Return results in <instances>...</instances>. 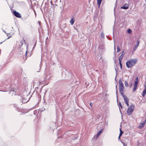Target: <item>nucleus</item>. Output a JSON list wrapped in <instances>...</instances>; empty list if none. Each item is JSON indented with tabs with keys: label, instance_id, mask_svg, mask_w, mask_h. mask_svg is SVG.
Wrapping results in <instances>:
<instances>
[{
	"label": "nucleus",
	"instance_id": "1",
	"mask_svg": "<svg viewBox=\"0 0 146 146\" xmlns=\"http://www.w3.org/2000/svg\"><path fill=\"white\" fill-rule=\"evenodd\" d=\"M137 61L136 59H131L127 60L126 62V65L128 68H131L136 64Z\"/></svg>",
	"mask_w": 146,
	"mask_h": 146
},
{
	"label": "nucleus",
	"instance_id": "2",
	"mask_svg": "<svg viewBox=\"0 0 146 146\" xmlns=\"http://www.w3.org/2000/svg\"><path fill=\"white\" fill-rule=\"evenodd\" d=\"M135 108V105L133 104H131L128 108L127 110V113L128 115H130L133 112Z\"/></svg>",
	"mask_w": 146,
	"mask_h": 146
},
{
	"label": "nucleus",
	"instance_id": "3",
	"mask_svg": "<svg viewBox=\"0 0 146 146\" xmlns=\"http://www.w3.org/2000/svg\"><path fill=\"white\" fill-rule=\"evenodd\" d=\"M119 89L120 92L121 94L123 93L124 88L123 84L121 79L119 80Z\"/></svg>",
	"mask_w": 146,
	"mask_h": 146
},
{
	"label": "nucleus",
	"instance_id": "4",
	"mask_svg": "<svg viewBox=\"0 0 146 146\" xmlns=\"http://www.w3.org/2000/svg\"><path fill=\"white\" fill-rule=\"evenodd\" d=\"M121 94L124 100V101L125 102L127 106H129V101L128 98L123 93H121Z\"/></svg>",
	"mask_w": 146,
	"mask_h": 146
},
{
	"label": "nucleus",
	"instance_id": "5",
	"mask_svg": "<svg viewBox=\"0 0 146 146\" xmlns=\"http://www.w3.org/2000/svg\"><path fill=\"white\" fill-rule=\"evenodd\" d=\"M138 81H139L138 78V77H137L136 78L135 80V83L134 84V87H133V92H135L137 88Z\"/></svg>",
	"mask_w": 146,
	"mask_h": 146
},
{
	"label": "nucleus",
	"instance_id": "6",
	"mask_svg": "<svg viewBox=\"0 0 146 146\" xmlns=\"http://www.w3.org/2000/svg\"><path fill=\"white\" fill-rule=\"evenodd\" d=\"M14 15L16 17L18 18H21V15L18 12H17L16 11H14L13 13Z\"/></svg>",
	"mask_w": 146,
	"mask_h": 146
},
{
	"label": "nucleus",
	"instance_id": "7",
	"mask_svg": "<svg viewBox=\"0 0 146 146\" xmlns=\"http://www.w3.org/2000/svg\"><path fill=\"white\" fill-rule=\"evenodd\" d=\"M144 86L145 87V89L143 91L142 94V96L143 97H144L146 94V84H145Z\"/></svg>",
	"mask_w": 146,
	"mask_h": 146
},
{
	"label": "nucleus",
	"instance_id": "8",
	"mask_svg": "<svg viewBox=\"0 0 146 146\" xmlns=\"http://www.w3.org/2000/svg\"><path fill=\"white\" fill-rule=\"evenodd\" d=\"M129 6L128 5L125 4V5H123V6L121 7V8L124 9H126L128 8Z\"/></svg>",
	"mask_w": 146,
	"mask_h": 146
},
{
	"label": "nucleus",
	"instance_id": "9",
	"mask_svg": "<svg viewBox=\"0 0 146 146\" xmlns=\"http://www.w3.org/2000/svg\"><path fill=\"white\" fill-rule=\"evenodd\" d=\"M124 51H123L121 54V56H120L119 58V60L121 61L122 58H123L124 55Z\"/></svg>",
	"mask_w": 146,
	"mask_h": 146
},
{
	"label": "nucleus",
	"instance_id": "10",
	"mask_svg": "<svg viewBox=\"0 0 146 146\" xmlns=\"http://www.w3.org/2000/svg\"><path fill=\"white\" fill-rule=\"evenodd\" d=\"M102 1V0H97V5L99 7H100V6L101 4Z\"/></svg>",
	"mask_w": 146,
	"mask_h": 146
},
{
	"label": "nucleus",
	"instance_id": "11",
	"mask_svg": "<svg viewBox=\"0 0 146 146\" xmlns=\"http://www.w3.org/2000/svg\"><path fill=\"white\" fill-rule=\"evenodd\" d=\"M75 21L74 18H73L71 19V20L70 21V23L72 25Z\"/></svg>",
	"mask_w": 146,
	"mask_h": 146
},
{
	"label": "nucleus",
	"instance_id": "12",
	"mask_svg": "<svg viewBox=\"0 0 146 146\" xmlns=\"http://www.w3.org/2000/svg\"><path fill=\"white\" fill-rule=\"evenodd\" d=\"M120 133L119 136V138H118L119 139L120 138V137L121 136V135H122V134L123 133V132L121 130V129H120Z\"/></svg>",
	"mask_w": 146,
	"mask_h": 146
},
{
	"label": "nucleus",
	"instance_id": "13",
	"mask_svg": "<svg viewBox=\"0 0 146 146\" xmlns=\"http://www.w3.org/2000/svg\"><path fill=\"white\" fill-rule=\"evenodd\" d=\"M127 32L129 33H131V30L130 29H128L127 30Z\"/></svg>",
	"mask_w": 146,
	"mask_h": 146
},
{
	"label": "nucleus",
	"instance_id": "14",
	"mask_svg": "<svg viewBox=\"0 0 146 146\" xmlns=\"http://www.w3.org/2000/svg\"><path fill=\"white\" fill-rule=\"evenodd\" d=\"M125 86L126 87H127L128 86V83L126 81H125Z\"/></svg>",
	"mask_w": 146,
	"mask_h": 146
},
{
	"label": "nucleus",
	"instance_id": "15",
	"mask_svg": "<svg viewBox=\"0 0 146 146\" xmlns=\"http://www.w3.org/2000/svg\"><path fill=\"white\" fill-rule=\"evenodd\" d=\"M119 64L120 66V67L121 69L122 68V65L121 63V61L119 60Z\"/></svg>",
	"mask_w": 146,
	"mask_h": 146
},
{
	"label": "nucleus",
	"instance_id": "16",
	"mask_svg": "<svg viewBox=\"0 0 146 146\" xmlns=\"http://www.w3.org/2000/svg\"><path fill=\"white\" fill-rule=\"evenodd\" d=\"M137 47H138L135 46L133 50V52L135 51L137 49Z\"/></svg>",
	"mask_w": 146,
	"mask_h": 146
},
{
	"label": "nucleus",
	"instance_id": "17",
	"mask_svg": "<svg viewBox=\"0 0 146 146\" xmlns=\"http://www.w3.org/2000/svg\"><path fill=\"white\" fill-rule=\"evenodd\" d=\"M102 130H103V129H102L98 133V135H100L102 133Z\"/></svg>",
	"mask_w": 146,
	"mask_h": 146
},
{
	"label": "nucleus",
	"instance_id": "18",
	"mask_svg": "<svg viewBox=\"0 0 146 146\" xmlns=\"http://www.w3.org/2000/svg\"><path fill=\"white\" fill-rule=\"evenodd\" d=\"M120 49L119 48V46H117V52H119L120 51Z\"/></svg>",
	"mask_w": 146,
	"mask_h": 146
},
{
	"label": "nucleus",
	"instance_id": "19",
	"mask_svg": "<svg viewBox=\"0 0 146 146\" xmlns=\"http://www.w3.org/2000/svg\"><path fill=\"white\" fill-rule=\"evenodd\" d=\"M139 41H137V43L136 46H137V47H138L139 45Z\"/></svg>",
	"mask_w": 146,
	"mask_h": 146
},
{
	"label": "nucleus",
	"instance_id": "20",
	"mask_svg": "<svg viewBox=\"0 0 146 146\" xmlns=\"http://www.w3.org/2000/svg\"><path fill=\"white\" fill-rule=\"evenodd\" d=\"M99 135H98V134L96 136H94V137H95L96 139H97Z\"/></svg>",
	"mask_w": 146,
	"mask_h": 146
},
{
	"label": "nucleus",
	"instance_id": "21",
	"mask_svg": "<svg viewBox=\"0 0 146 146\" xmlns=\"http://www.w3.org/2000/svg\"><path fill=\"white\" fill-rule=\"evenodd\" d=\"M119 105L121 107V108L122 109V105H121V104L120 102H119Z\"/></svg>",
	"mask_w": 146,
	"mask_h": 146
},
{
	"label": "nucleus",
	"instance_id": "22",
	"mask_svg": "<svg viewBox=\"0 0 146 146\" xmlns=\"http://www.w3.org/2000/svg\"><path fill=\"white\" fill-rule=\"evenodd\" d=\"M90 106L91 107H92V103H90Z\"/></svg>",
	"mask_w": 146,
	"mask_h": 146
},
{
	"label": "nucleus",
	"instance_id": "23",
	"mask_svg": "<svg viewBox=\"0 0 146 146\" xmlns=\"http://www.w3.org/2000/svg\"><path fill=\"white\" fill-rule=\"evenodd\" d=\"M132 83H131V84H130V87H132Z\"/></svg>",
	"mask_w": 146,
	"mask_h": 146
},
{
	"label": "nucleus",
	"instance_id": "24",
	"mask_svg": "<svg viewBox=\"0 0 146 146\" xmlns=\"http://www.w3.org/2000/svg\"><path fill=\"white\" fill-rule=\"evenodd\" d=\"M36 44V42L35 43V45Z\"/></svg>",
	"mask_w": 146,
	"mask_h": 146
}]
</instances>
